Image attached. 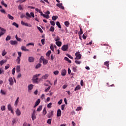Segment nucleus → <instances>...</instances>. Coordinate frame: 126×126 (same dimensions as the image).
I'll return each mask as SVG.
<instances>
[{
    "label": "nucleus",
    "mask_w": 126,
    "mask_h": 126,
    "mask_svg": "<svg viewBox=\"0 0 126 126\" xmlns=\"http://www.w3.org/2000/svg\"><path fill=\"white\" fill-rule=\"evenodd\" d=\"M28 61L29 63H32V57H29Z\"/></svg>",
    "instance_id": "obj_54"
},
{
    "label": "nucleus",
    "mask_w": 126,
    "mask_h": 126,
    "mask_svg": "<svg viewBox=\"0 0 126 126\" xmlns=\"http://www.w3.org/2000/svg\"><path fill=\"white\" fill-rule=\"evenodd\" d=\"M48 77V74H45V75H43L42 76V78H44V79H47Z\"/></svg>",
    "instance_id": "obj_35"
},
{
    "label": "nucleus",
    "mask_w": 126,
    "mask_h": 126,
    "mask_svg": "<svg viewBox=\"0 0 126 126\" xmlns=\"http://www.w3.org/2000/svg\"><path fill=\"white\" fill-rule=\"evenodd\" d=\"M66 56L70 59H71L72 60L73 59V57H72V56L71 55H69V54H66Z\"/></svg>",
    "instance_id": "obj_39"
},
{
    "label": "nucleus",
    "mask_w": 126,
    "mask_h": 126,
    "mask_svg": "<svg viewBox=\"0 0 126 126\" xmlns=\"http://www.w3.org/2000/svg\"><path fill=\"white\" fill-rule=\"evenodd\" d=\"M14 73H15V68H13L12 69V74L14 75Z\"/></svg>",
    "instance_id": "obj_61"
},
{
    "label": "nucleus",
    "mask_w": 126,
    "mask_h": 126,
    "mask_svg": "<svg viewBox=\"0 0 126 126\" xmlns=\"http://www.w3.org/2000/svg\"><path fill=\"white\" fill-rule=\"evenodd\" d=\"M6 52H5V49H4L2 52V57H4V56L6 54Z\"/></svg>",
    "instance_id": "obj_36"
},
{
    "label": "nucleus",
    "mask_w": 126,
    "mask_h": 126,
    "mask_svg": "<svg viewBox=\"0 0 126 126\" xmlns=\"http://www.w3.org/2000/svg\"><path fill=\"white\" fill-rule=\"evenodd\" d=\"M42 107V105H40L37 109V112H40V111H41Z\"/></svg>",
    "instance_id": "obj_26"
},
{
    "label": "nucleus",
    "mask_w": 126,
    "mask_h": 126,
    "mask_svg": "<svg viewBox=\"0 0 126 126\" xmlns=\"http://www.w3.org/2000/svg\"><path fill=\"white\" fill-rule=\"evenodd\" d=\"M68 49V45H63V46L62 47V49L63 50V51H67Z\"/></svg>",
    "instance_id": "obj_6"
},
{
    "label": "nucleus",
    "mask_w": 126,
    "mask_h": 126,
    "mask_svg": "<svg viewBox=\"0 0 126 126\" xmlns=\"http://www.w3.org/2000/svg\"><path fill=\"white\" fill-rule=\"evenodd\" d=\"M66 73V69H62L61 72V74L63 76H64L65 75Z\"/></svg>",
    "instance_id": "obj_17"
},
{
    "label": "nucleus",
    "mask_w": 126,
    "mask_h": 126,
    "mask_svg": "<svg viewBox=\"0 0 126 126\" xmlns=\"http://www.w3.org/2000/svg\"><path fill=\"white\" fill-rule=\"evenodd\" d=\"M82 107H81V106H79V107L77 108V109H76V111H80V110H81Z\"/></svg>",
    "instance_id": "obj_62"
},
{
    "label": "nucleus",
    "mask_w": 126,
    "mask_h": 126,
    "mask_svg": "<svg viewBox=\"0 0 126 126\" xmlns=\"http://www.w3.org/2000/svg\"><path fill=\"white\" fill-rule=\"evenodd\" d=\"M54 115V111H53V110H52V111H50V112H49V114H48V118H52V116H53Z\"/></svg>",
    "instance_id": "obj_11"
},
{
    "label": "nucleus",
    "mask_w": 126,
    "mask_h": 126,
    "mask_svg": "<svg viewBox=\"0 0 126 126\" xmlns=\"http://www.w3.org/2000/svg\"><path fill=\"white\" fill-rule=\"evenodd\" d=\"M10 44H11V45H17V41L16 40L15 41H13V40H11L10 41Z\"/></svg>",
    "instance_id": "obj_12"
},
{
    "label": "nucleus",
    "mask_w": 126,
    "mask_h": 126,
    "mask_svg": "<svg viewBox=\"0 0 126 126\" xmlns=\"http://www.w3.org/2000/svg\"><path fill=\"white\" fill-rule=\"evenodd\" d=\"M8 81L9 82V85L12 86V85H13L14 83L13 79L12 78V77H9L8 79Z\"/></svg>",
    "instance_id": "obj_5"
},
{
    "label": "nucleus",
    "mask_w": 126,
    "mask_h": 126,
    "mask_svg": "<svg viewBox=\"0 0 126 126\" xmlns=\"http://www.w3.org/2000/svg\"><path fill=\"white\" fill-rule=\"evenodd\" d=\"M106 48L107 49V50H106V53H108V52H109V51L110 47H109V46H108L107 45V44H106Z\"/></svg>",
    "instance_id": "obj_41"
},
{
    "label": "nucleus",
    "mask_w": 126,
    "mask_h": 126,
    "mask_svg": "<svg viewBox=\"0 0 126 126\" xmlns=\"http://www.w3.org/2000/svg\"><path fill=\"white\" fill-rule=\"evenodd\" d=\"M63 101V99H61L58 101V104H59V105H61V104H62Z\"/></svg>",
    "instance_id": "obj_60"
},
{
    "label": "nucleus",
    "mask_w": 126,
    "mask_h": 126,
    "mask_svg": "<svg viewBox=\"0 0 126 126\" xmlns=\"http://www.w3.org/2000/svg\"><path fill=\"white\" fill-rule=\"evenodd\" d=\"M21 49L22 50V51H24L25 52L27 51H29V49H26V47L25 46H22L21 47Z\"/></svg>",
    "instance_id": "obj_18"
},
{
    "label": "nucleus",
    "mask_w": 126,
    "mask_h": 126,
    "mask_svg": "<svg viewBox=\"0 0 126 126\" xmlns=\"http://www.w3.org/2000/svg\"><path fill=\"white\" fill-rule=\"evenodd\" d=\"M61 115H62V111L61 109H58L57 111V117H60V116H61Z\"/></svg>",
    "instance_id": "obj_20"
},
{
    "label": "nucleus",
    "mask_w": 126,
    "mask_h": 126,
    "mask_svg": "<svg viewBox=\"0 0 126 126\" xmlns=\"http://www.w3.org/2000/svg\"><path fill=\"white\" fill-rule=\"evenodd\" d=\"M109 64H110L109 62H108V61L105 62V63H104V65H106L108 69H109V68H110Z\"/></svg>",
    "instance_id": "obj_13"
},
{
    "label": "nucleus",
    "mask_w": 126,
    "mask_h": 126,
    "mask_svg": "<svg viewBox=\"0 0 126 126\" xmlns=\"http://www.w3.org/2000/svg\"><path fill=\"white\" fill-rule=\"evenodd\" d=\"M39 103H40V99H38V100L37 101H36V102H35L34 107L35 108V107H36V106H38V105H39Z\"/></svg>",
    "instance_id": "obj_14"
},
{
    "label": "nucleus",
    "mask_w": 126,
    "mask_h": 126,
    "mask_svg": "<svg viewBox=\"0 0 126 126\" xmlns=\"http://www.w3.org/2000/svg\"><path fill=\"white\" fill-rule=\"evenodd\" d=\"M50 49H51V50H52V51H54V46H53V44H51Z\"/></svg>",
    "instance_id": "obj_49"
},
{
    "label": "nucleus",
    "mask_w": 126,
    "mask_h": 126,
    "mask_svg": "<svg viewBox=\"0 0 126 126\" xmlns=\"http://www.w3.org/2000/svg\"><path fill=\"white\" fill-rule=\"evenodd\" d=\"M12 25H13V26H15V27H16L17 28H18L19 25L18 24H17V23L14 22L13 23Z\"/></svg>",
    "instance_id": "obj_37"
},
{
    "label": "nucleus",
    "mask_w": 126,
    "mask_h": 126,
    "mask_svg": "<svg viewBox=\"0 0 126 126\" xmlns=\"http://www.w3.org/2000/svg\"><path fill=\"white\" fill-rule=\"evenodd\" d=\"M6 63V60H2L0 61V65H2V64H3V63Z\"/></svg>",
    "instance_id": "obj_30"
},
{
    "label": "nucleus",
    "mask_w": 126,
    "mask_h": 126,
    "mask_svg": "<svg viewBox=\"0 0 126 126\" xmlns=\"http://www.w3.org/2000/svg\"><path fill=\"white\" fill-rule=\"evenodd\" d=\"M56 25H57V26H58L59 28H62V26H61L60 22L59 21H57Z\"/></svg>",
    "instance_id": "obj_27"
},
{
    "label": "nucleus",
    "mask_w": 126,
    "mask_h": 126,
    "mask_svg": "<svg viewBox=\"0 0 126 126\" xmlns=\"http://www.w3.org/2000/svg\"><path fill=\"white\" fill-rule=\"evenodd\" d=\"M54 74H55V75H57L58 74H59V70H55L54 71Z\"/></svg>",
    "instance_id": "obj_47"
},
{
    "label": "nucleus",
    "mask_w": 126,
    "mask_h": 126,
    "mask_svg": "<svg viewBox=\"0 0 126 126\" xmlns=\"http://www.w3.org/2000/svg\"><path fill=\"white\" fill-rule=\"evenodd\" d=\"M44 17H45V18H47V19L50 18L49 15H48L47 14H46H46H44Z\"/></svg>",
    "instance_id": "obj_57"
},
{
    "label": "nucleus",
    "mask_w": 126,
    "mask_h": 126,
    "mask_svg": "<svg viewBox=\"0 0 126 126\" xmlns=\"http://www.w3.org/2000/svg\"><path fill=\"white\" fill-rule=\"evenodd\" d=\"M60 40V38H59V37H57V38H55V40L56 41V42H59Z\"/></svg>",
    "instance_id": "obj_58"
},
{
    "label": "nucleus",
    "mask_w": 126,
    "mask_h": 126,
    "mask_svg": "<svg viewBox=\"0 0 126 126\" xmlns=\"http://www.w3.org/2000/svg\"><path fill=\"white\" fill-rule=\"evenodd\" d=\"M26 0H17L16 1V2H20L21 3H22V2H24V1H26Z\"/></svg>",
    "instance_id": "obj_46"
},
{
    "label": "nucleus",
    "mask_w": 126,
    "mask_h": 126,
    "mask_svg": "<svg viewBox=\"0 0 126 126\" xmlns=\"http://www.w3.org/2000/svg\"><path fill=\"white\" fill-rule=\"evenodd\" d=\"M80 88H81L80 85H77V86H76L74 90L75 91H76V90H79V89H80Z\"/></svg>",
    "instance_id": "obj_31"
},
{
    "label": "nucleus",
    "mask_w": 126,
    "mask_h": 126,
    "mask_svg": "<svg viewBox=\"0 0 126 126\" xmlns=\"http://www.w3.org/2000/svg\"><path fill=\"white\" fill-rule=\"evenodd\" d=\"M55 30V28L53 26H51L50 28V31L51 32H54Z\"/></svg>",
    "instance_id": "obj_43"
},
{
    "label": "nucleus",
    "mask_w": 126,
    "mask_h": 126,
    "mask_svg": "<svg viewBox=\"0 0 126 126\" xmlns=\"http://www.w3.org/2000/svg\"><path fill=\"white\" fill-rule=\"evenodd\" d=\"M32 16V12H31L30 14H29V13L27 12L26 13V18H27V19H29L30 18H31V17Z\"/></svg>",
    "instance_id": "obj_4"
},
{
    "label": "nucleus",
    "mask_w": 126,
    "mask_h": 126,
    "mask_svg": "<svg viewBox=\"0 0 126 126\" xmlns=\"http://www.w3.org/2000/svg\"><path fill=\"white\" fill-rule=\"evenodd\" d=\"M57 18H58V16H55V15L52 16V20H56V19H57Z\"/></svg>",
    "instance_id": "obj_42"
},
{
    "label": "nucleus",
    "mask_w": 126,
    "mask_h": 126,
    "mask_svg": "<svg viewBox=\"0 0 126 126\" xmlns=\"http://www.w3.org/2000/svg\"><path fill=\"white\" fill-rule=\"evenodd\" d=\"M11 37H10V36H9V35H8L6 37V41H9V40H10V39H11Z\"/></svg>",
    "instance_id": "obj_50"
},
{
    "label": "nucleus",
    "mask_w": 126,
    "mask_h": 126,
    "mask_svg": "<svg viewBox=\"0 0 126 126\" xmlns=\"http://www.w3.org/2000/svg\"><path fill=\"white\" fill-rule=\"evenodd\" d=\"M56 44L58 47H61L62 45V42L59 40L58 42H56Z\"/></svg>",
    "instance_id": "obj_19"
},
{
    "label": "nucleus",
    "mask_w": 126,
    "mask_h": 126,
    "mask_svg": "<svg viewBox=\"0 0 126 126\" xmlns=\"http://www.w3.org/2000/svg\"><path fill=\"white\" fill-rule=\"evenodd\" d=\"M0 94H1L2 95H5L6 93L4 91L1 90L0 92Z\"/></svg>",
    "instance_id": "obj_34"
},
{
    "label": "nucleus",
    "mask_w": 126,
    "mask_h": 126,
    "mask_svg": "<svg viewBox=\"0 0 126 126\" xmlns=\"http://www.w3.org/2000/svg\"><path fill=\"white\" fill-rule=\"evenodd\" d=\"M7 109L11 112L13 115H14V112L13 111V108L11 106V104H8L7 106Z\"/></svg>",
    "instance_id": "obj_3"
},
{
    "label": "nucleus",
    "mask_w": 126,
    "mask_h": 126,
    "mask_svg": "<svg viewBox=\"0 0 126 126\" xmlns=\"http://www.w3.org/2000/svg\"><path fill=\"white\" fill-rule=\"evenodd\" d=\"M4 74V70H3L2 68H0V74Z\"/></svg>",
    "instance_id": "obj_33"
},
{
    "label": "nucleus",
    "mask_w": 126,
    "mask_h": 126,
    "mask_svg": "<svg viewBox=\"0 0 126 126\" xmlns=\"http://www.w3.org/2000/svg\"><path fill=\"white\" fill-rule=\"evenodd\" d=\"M16 69V71L17 72H20V65H17Z\"/></svg>",
    "instance_id": "obj_25"
},
{
    "label": "nucleus",
    "mask_w": 126,
    "mask_h": 126,
    "mask_svg": "<svg viewBox=\"0 0 126 126\" xmlns=\"http://www.w3.org/2000/svg\"><path fill=\"white\" fill-rule=\"evenodd\" d=\"M64 60H65V61H67L68 63H71V60H69V59H68V58H67V57H65Z\"/></svg>",
    "instance_id": "obj_23"
},
{
    "label": "nucleus",
    "mask_w": 126,
    "mask_h": 126,
    "mask_svg": "<svg viewBox=\"0 0 126 126\" xmlns=\"http://www.w3.org/2000/svg\"><path fill=\"white\" fill-rule=\"evenodd\" d=\"M42 64L41 63H37L36 65H35V68H39L41 66Z\"/></svg>",
    "instance_id": "obj_28"
},
{
    "label": "nucleus",
    "mask_w": 126,
    "mask_h": 126,
    "mask_svg": "<svg viewBox=\"0 0 126 126\" xmlns=\"http://www.w3.org/2000/svg\"><path fill=\"white\" fill-rule=\"evenodd\" d=\"M40 74H35L33 75V77L32 78V81L34 83H38L39 81H40L41 78H38V76H39Z\"/></svg>",
    "instance_id": "obj_1"
},
{
    "label": "nucleus",
    "mask_w": 126,
    "mask_h": 126,
    "mask_svg": "<svg viewBox=\"0 0 126 126\" xmlns=\"http://www.w3.org/2000/svg\"><path fill=\"white\" fill-rule=\"evenodd\" d=\"M20 61H21V59H20V57H17L16 61L17 62L18 64H20Z\"/></svg>",
    "instance_id": "obj_22"
},
{
    "label": "nucleus",
    "mask_w": 126,
    "mask_h": 126,
    "mask_svg": "<svg viewBox=\"0 0 126 126\" xmlns=\"http://www.w3.org/2000/svg\"><path fill=\"white\" fill-rule=\"evenodd\" d=\"M56 5L57 6H58V7H59L60 8H61L62 9H65L64 6H63V3H60V2H59V3H57Z\"/></svg>",
    "instance_id": "obj_7"
},
{
    "label": "nucleus",
    "mask_w": 126,
    "mask_h": 126,
    "mask_svg": "<svg viewBox=\"0 0 126 126\" xmlns=\"http://www.w3.org/2000/svg\"><path fill=\"white\" fill-rule=\"evenodd\" d=\"M75 63H77V64H80L81 62H80V61L76 60L75 61Z\"/></svg>",
    "instance_id": "obj_56"
},
{
    "label": "nucleus",
    "mask_w": 126,
    "mask_h": 126,
    "mask_svg": "<svg viewBox=\"0 0 126 126\" xmlns=\"http://www.w3.org/2000/svg\"><path fill=\"white\" fill-rule=\"evenodd\" d=\"M75 55L76 56L75 60H80V59H81L82 55L80 54V52H76Z\"/></svg>",
    "instance_id": "obj_2"
},
{
    "label": "nucleus",
    "mask_w": 126,
    "mask_h": 126,
    "mask_svg": "<svg viewBox=\"0 0 126 126\" xmlns=\"http://www.w3.org/2000/svg\"><path fill=\"white\" fill-rule=\"evenodd\" d=\"M50 23H51V25H53V26H55V21H53L52 20H51V21H50Z\"/></svg>",
    "instance_id": "obj_45"
},
{
    "label": "nucleus",
    "mask_w": 126,
    "mask_h": 126,
    "mask_svg": "<svg viewBox=\"0 0 126 126\" xmlns=\"http://www.w3.org/2000/svg\"><path fill=\"white\" fill-rule=\"evenodd\" d=\"M41 42L42 45H44V44H45V38L41 39Z\"/></svg>",
    "instance_id": "obj_55"
},
{
    "label": "nucleus",
    "mask_w": 126,
    "mask_h": 126,
    "mask_svg": "<svg viewBox=\"0 0 126 126\" xmlns=\"http://www.w3.org/2000/svg\"><path fill=\"white\" fill-rule=\"evenodd\" d=\"M51 53H52V52L51 50L48 51V52L46 54L47 57H49V56H50Z\"/></svg>",
    "instance_id": "obj_29"
},
{
    "label": "nucleus",
    "mask_w": 126,
    "mask_h": 126,
    "mask_svg": "<svg viewBox=\"0 0 126 126\" xmlns=\"http://www.w3.org/2000/svg\"><path fill=\"white\" fill-rule=\"evenodd\" d=\"M15 113L17 116H20V115H21V111H20L19 108H17V109L15 111Z\"/></svg>",
    "instance_id": "obj_9"
},
{
    "label": "nucleus",
    "mask_w": 126,
    "mask_h": 126,
    "mask_svg": "<svg viewBox=\"0 0 126 126\" xmlns=\"http://www.w3.org/2000/svg\"><path fill=\"white\" fill-rule=\"evenodd\" d=\"M83 33V32H79L78 33L79 38H80L81 40L82 39L81 35H82Z\"/></svg>",
    "instance_id": "obj_44"
},
{
    "label": "nucleus",
    "mask_w": 126,
    "mask_h": 126,
    "mask_svg": "<svg viewBox=\"0 0 126 126\" xmlns=\"http://www.w3.org/2000/svg\"><path fill=\"white\" fill-rule=\"evenodd\" d=\"M19 97H18L15 102L14 106H17L18 103H19Z\"/></svg>",
    "instance_id": "obj_16"
},
{
    "label": "nucleus",
    "mask_w": 126,
    "mask_h": 126,
    "mask_svg": "<svg viewBox=\"0 0 126 126\" xmlns=\"http://www.w3.org/2000/svg\"><path fill=\"white\" fill-rule=\"evenodd\" d=\"M32 90V84H30L28 86V91L29 93Z\"/></svg>",
    "instance_id": "obj_21"
},
{
    "label": "nucleus",
    "mask_w": 126,
    "mask_h": 126,
    "mask_svg": "<svg viewBox=\"0 0 126 126\" xmlns=\"http://www.w3.org/2000/svg\"><path fill=\"white\" fill-rule=\"evenodd\" d=\"M36 118V115H34V114H32V120H35Z\"/></svg>",
    "instance_id": "obj_64"
},
{
    "label": "nucleus",
    "mask_w": 126,
    "mask_h": 126,
    "mask_svg": "<svg viewBox=\"0 0 126 126\" xmlns=\"http://www.w3.org/2000/svg\"><path fill=\"white\" fill-rule=\"evenodd\" d=\"M42 62L43 64H47L48 63V60L44 59V57H42Z\"/></svg>",
    "instance_id": "obj_10"
},
{
    "label": "nucleus",
    "mask_w": 126,
    "mask_h": 126,
    "mask_svg": "<svg viewBox=\"0 0 126 126\" xmlns=\"http://www.w3.org/2000/svg\"><path fill=\"white\" fill-rule=\"evenodd\" d=\"M6 30L5 29L2 28L0 27V32H5Z\"/></svg>",
    "instance_id": "obj_40"
},
{
    "label": "nucleus",
    "mask_w": 126,
    "mask_h": 126,
    "mask_svg": "<svg viewBox=\"0 0 126 126\" xmlns=\"http://www.w3.org/2000/svg\"><path fill=\"white\" fill-rule=\"evenodd\" d=\"M43 113L44 114V115H46L47 111H46V108H44V109L43 110Z\"/></svg>",
    "instance_id": "obj_53"
},
{
    "label": "nucleus",
    "mask_w": 126,
    "mask_h": 126,
    "mask_svg": "<svg viewBox=\"0 0 126 126\" xmlns=\"http://www.w3.org/2000/svg\"><path fill=\"white\" fill-rule=\"evenodd\" d=\"M69 24L70 23L68 21H65L64 25H65V26L68 27V26H69Z\"/></svg>",
    "instance_id": "obj_32"
},
{
    "label": "nucleus",
    "mask_w": 126,
    "mask_h": 126,
    "mask_svg": "<svg viewBox=\"0 0 126 126\" xmlns=\"http://www.w3.org/2000/svg\"><path fill=\"white\" fill-rule=\"evenodd\" d=\"M7 17L9 19H10V20H13V19H14V17H13V16H11L9 14L7 15Z\"/></svg>",
    "instance_id": "obj_15"
},
{
    "label": "nucleus",
    "mask_w": 126,
    "mask_h": 126,
    "mask_svg": "<svg viewBox=\"0 0 126 126\" xmlns=\"http://www.w3.org/2000/svg\"><path fill=\"white\" fill-rule=\"evenodd\" d=\"M1 4H2V5H4L5 6V7H7V5L6 4L4 3V1L3 0H1Z\"/></svg>",
    "instance_id": "obj_24"
},
{
    "label": "nucleus",
    "mask_w": 126,
    "mask_h": 126,
    "mask_svg": "<svg viewBox=\"0 0 126 126\" xmlns=\"http://www.w3.org/2000/svg\"><path fill=\"white\" fill-rule=\"evenodd\" d=\"M65 107V104H63V105H62V107H61L62 110H64Z\"/></svg>",
    "instance_id": "obj_59"
},
{
    "label": "nucleus",
    "mask_w": 126,
    "mask_h": 126,
    "mask_svg": "<svg viewBox=\"0 0 126 126\" xmlns=\"http://www.w3.org/2000/svg\"><path fill=\"white\" fill-rule=\"evenodd\" d=\"M83 39H86V38H87V35H86V34H83Z\"/></svg>",
    "instance_id": "obj_63"
},
{
    "label": "nucleus",
    "mask_w": 126,
    "mask_h": 126,
    "mask_svg": "<svg viewBox=\"0 0 126 126\" xmlns=\"http://www.w3.org/2000/svg\"><path fill=\"white\" fill-rule=\"evenodd\" d=\"M51 123H52V119H48V120H47L48 124L51 125Z\"/></svg>",
    "instance_id": "obj_52"
},
{
    "label": "nucleus",
    "mask_w": 126,
    "mask_h": 126,
    "mask_svg": "<svg viewBox=\"0 0 126 126\" xmlns=\"http://www.w3.org/2000/svg\"><path fill=\"white\" fill-rule=\"evenodd\" d=\"M5 106H4V105H2L1 106V111H5Z\"/></svg>",
    "instance_id": "obj_38"
},
{
    "label": "nucleus",
    "mask_w": 126,
    "mask_h": 126,
    "mask_svg": "<svg viewBox=\"0 0 126 126\" xmlns=\"http://www.w3.org/2000/svg\"><path fill=\"white\" fill-rule=\"evenodd\" d=\"M50 88H51V86H48V87H47V88H46V89H45V92H47L48 91H49L50 90Z\"/></svg>",
    "instance_id": "obj_48"
},
{
    "label": "nucleus",
    "mask_w": 126,
    "mask_h": 126,
    "mask_svg": "<svg viewBox=\"0 0 126 126\" xmlns=\"http://www.w3.org/2000/svg\"><path fill=\"white\" fill-rule=\"evenodd\" d=\"M52 105V103L51 102L49 103V104H48L47 105L48 108H51Z\"/></svg>",
    "instance_id": "obj_51"
},
{
    "label": "nucleus",
    "mask_w": 126,
    "mask_h": 126,
    "mask_svg": "<svg viewBox=\"0 0 126 126\" xmlns=\"http://www.w3.org/2000/svg\"><path fill=\"white\" fill-rule=\"evenodd\" d=\"M21 23L22 25H24V26H28L29 27H31V25L27 23H25L24 22H23V21H22L21 22Z\"/></svg>",
    "instance_id": "obj_8"
}]
</instances>
